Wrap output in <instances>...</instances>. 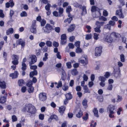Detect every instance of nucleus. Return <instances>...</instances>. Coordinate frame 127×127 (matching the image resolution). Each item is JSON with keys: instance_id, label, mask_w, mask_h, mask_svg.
<instances>
[{"instance_id": "19", "label": "nucleus", "mask_w": 127, "mask_h": 127, "mask_svg": "<svg viewBox=\"0 0 127 127\" xmlns=\"http://www.w3.org/2000/svg\"><path fill=\"white\" fill-rule=\"evenodd\" d=\"M114 76L116 77L121 76V74L120 73V70L119 68L117 71H116L114 74Z\"/></svg>"}, {"instance_id": "35", "label": "nucleus", "mask_w": 127, "mask_h": 127, "mask_svg": "<svg viewBox=\"0 0 127 127\" xmlns=\"http://www.w3.org/2000/svg\"><path fill=\"white\" fill-rule=\"evenodd\" d=\"M20 15L21 17H26L27 16V14L25 11H23L21 13Z\"/></svg>"}, {"instance_id": "43", "label": "nucleus", "mask_w": 127, "mask_h": 127, "mask_svg": "<svg viewBox=\"0 0 127 127\" xmlns=\"http://www.w3.org/2000/svg\"><path fill=\"white\" fill-rule=\"evenodd\" d=\"M92 37V35L91 34H87L86 35L85 39L87 40L91 39Z\"/></svg>"}, {"instance_id": "11", "label": "nucleus", "mask_w": 127, "mask_h": 127, "mask_svg": "<svg viewBox=\"0 0 127 127\" xmlns=\"http://www.w3.org/2000/svg\"><path fill=\"white\" fill-rule=\"evenodd\" d=\"M7 95V93H6L4 96H1L0 98V103H3L5 102L6 101V97Z\"/></svg>"}, {"instance_id": "9", "label": "nucleus", "mask_w": 127, "mask_h": 127, "mask_svg": "<svg viewBox=\"0 0 127 127\" xmlns=\"http://www.w3.org/2000/svg\"><path fill=\"white\" fill-rule=\"evenodd\" d=\"M30 32L34 34H36L37 32L36 26L34 24H32L30 29Z\"/></svg>"}, {"instance_id": "3", "label": "nucleus", "mask_w": 127, "mask_h": 127, "mask_svg": "<svg viewBox=\"0 0 127 127\" xmlns=\"http://www.w3.org/2000/svg\"><path fill=\"white\" fill-rule=\"evenodd\" d=\"M115 106L114 105H109L107 108V112L109 113V116L110 118H113L114 117V115H112L114 112L113 111L114 110Z\"/></svg>"}, {"instance_id": "62", "label": "nucleus", "mask_w": 127, "mask_h": 127, "mask_svg": "<svg viewBox=\"0 0 127 127\" xmlns=\"http://www.w3.org/2000/svg\"><path fill=\"white\" fill-rule=\"evenodd\" d=\"M46 23V21L44 20H43L41 22V25L42 26H43Z\"/></svg>"}, {"instance_id": "8", "label": "nucleus", "mask_w": 127, "mask_h": 127, "mask_svg": "<svg viewBox=\"0 0 127 127\" xmlns=\"http://www.w3.org/2000/svg\"><path fill=\"white\" fill-rule=\"evenodd\" d=\"M122 12V10L121 9L119 10H117L116 11V15H118L119 18H124V16Z\"/></svg>"}, {"instance_id": "53", "label": "nucleus", "mask_w": 127, "mask_h": 127, "mask_svg": "<svg viewBox=\"0 0 127 127\" xmlns=\"http://www.w3.org/2000/svg\"><path fill=\"white\" fill-rule=\"evenodd\" d=\"M109 24L111 26H113L115 25V22L114 21L111 20L109 21Z\"/></svg>"}, {"instance_id": "16", "label": "nucleus", "mask_w": 127, "mask_h": 127, "mask_svg": "<svg viewBox=\"0 0 127 127\" xmlns=\"http://www.w3.org/2000/svg\"><path fill=\"white\" fill-rule=\"evenodd\" d=\"M104 23V22H99L98 21H96L95 23V25L96 27L100 28L103 25Z\"/></svg>"}, {"instance_id": "47", "label": "nucleus", "mask_w": 127, "mask_h": 127, "mask_svg": "<svg viewBox=\"0 0 127 127\" xmlns=\"http://www.w3.org/2000/svg\"><path fill=\"white\" fill-rule=\"evenodd\" d=\"M122 96L119 95H118L116 102H119L122 101Z\"/></svg>"}, {"instance_id": "25", "label": "nucleus", "mask_w": 127, "mask_h": 127, "mask_svg": "<svg viewBox=\"0 0 127 127\" xmlns=\"http://www.w3.org/2000/svg\"><path fill=\"white\" fill-rule=\"evenodd\" d=\"M65 109V107L64 106H62L59 107V112L62 113H63Z\"/></svg>"}, {"instance_id": "45", "label": "nucleus", "mask_w": 127, "mask_h": 127, "mask_svg": "<svg viewBox=\"0 0 127 127\" xmlns=\"http://www.w3.org/2000/svg\"><path fill=\"white\" fill-rule=\"evenodd\" d=\"M97 7H96L95 6H93L91 8V11L92 12H94L96 11V10L97 9Z\"/></svg>"}, {"instance_id": "55", "label": "nucleus", "mask_w": 127, "mask_h": 127, "mask_svg": "<svg viewBox=\"0 0 127 127\" xmlns=\"http://www.w3.org/2000/svg\"><path fill=\"white\" fill-rule=\"evenodd\" d=\"M98 34H97L96 33H94V38L95 39L97 40L98 38Z\"/></svg>"}, {"instance_id": "13", "label": "nucleus", "mask_w": 127, "mask_h": 127, "mask_svg": "<svg viewBox=\"0 0 127 127\" xmlns=\"http://www.w3.org/2000/svg\"><path fill=\"white\" fill-rule=\"evenodd\" d=\"M51 6V5L49 3H48L45 7V9L47 11V15H49L51 14V11L50 10V8Z\"/></svg>"}, {"instance_id": "1", "label": "nucleus", "mask_w": 127, "mask_h": 127, "mask_svg": "<svg viewBox=\"0 0 127 127\" xmlns=\"http://www.w3.org/2000/svg\"><path fill=\"white\" fill-rule=\"evenodd\" d=\"M24 111H26L31 115H34L36 113V110L35 107L30 104H26L23 109Z\"/></svg>"}, {"instance_id": "38", "label": "nucleus", "mask_w": 127, "mask_h": 127, "mask_svg": "<svg viewBox=\"0 0 127 127\" xmlns=\"http://www.w3.org/2000/svg\"><path fill=\"white\" fill-rule=\"evenodd\" d=\"M95 15H93V16L94 17H98L100 16V13L99 11H96L95 12Z\"/></svg>"}, {"instance_id": "58", "label": "nucleus", "mask_w": 127, "mask_h": 127, "mask_svg": "<svg viewBox=\"0 0 127 127\" xmlns=\"http://www.w3.org/2000/svg\"><path fill=\"white\" fill-rule=\"evenodd\" d=\"M66 37L65 34H63L61 36V39H66Z\"/></svg>"}, {"instance_id": "41", "label": "nucleus", "mask_w": 127, "mask_h": 127, "mask_svg": "<svg viewBox=\"0 0 127 127\" xmlns=\"http://www.w3.org/2000/svg\"><path fill=\"white\" fill-rule=\"evenodd\" d=\"M100 28L99 27H96L94 29V31L95 32H98L100 33L101 32V31L100 29Z\"/></svg>"}, {"instance_id": "6", "label": "nucleus", "mask_w": 127, "mask_h": 127, "mask_svg": "<svg viewBox=\"0 0 127 127\" xmlns=\"http://www.w3.org/2000/svg\"><path fill=\"white\" fill-rule=\"evenodd\" d=\"M120 36V34L115 32H112L110 34V37H112L113 40H117Z\"/></svg>"}, {"instance_id": "28", "label": "nucleus", "mask_w": 127, "mask_h": 127, "mask_svg": "<svg viewBox=\"0 0 127 127\" xmlns=\"http://www.w3.org/2000/svg\"><path fill=\"white\" fill-rule=\"evenodd\" d=\"M78 73V72L77 71V69H73L71 71V73L72 75H77Z\"/></svg>"}, {"instance_id": "50", "label": "nucleus", "mask_w": 127, "mask_h": 127, "mask_svg": "<svg viewBox=\"0 0 127 127\" xmlns=\"http://www.w3.org/2000/svg\"><path fill=\"white\" fill-rule=\"evenodd\" d=\"M82 51V50L79 47L77 48L76 49V52L77 53H81Z\"/></svg>"}, {"instance_id": "23", "label": "nucleus", "mask_w": 127, "mask_h": 127, "mask_svg": "<svg viewBox=\"0 0 127 127\" xmlns=\"http://www.w3.org/2000/svg\"><path fill=\"white\" fill-rule=\"evenodd\" d=\"M83 89L84 90L85 93H89L90 92V90L88 89L86 85H85V86L83 87Z\"/></svg>"}, {"instance_id": "57", "label": "nucleus", "mask_w": 127, "mask_h": 127, "mask_svg": "<svg viewBox=\"0 0 127 127\" xmlns=\"http://www.w3.org/2000/svg\"><path fill=\"white\" fill-rule=\"evenodd\" d=\"M66 65L68 68H70L71 67V63L70 62H67L66 63Z\"/></svg>"}, {"instance_id": "63", "label": "nucleus", "mask_w": 127, "mask_h": 127, "mask_svg": "<svg viewBox=\"0 0 127 127\" xmlns=\"http://www.w3.org/2000/svg\"><path fill=\"white\" fill-rule=\"evenodd\" d=\"M12 63L14 65H17L18 64V61L17 60H13L12 62Z\"/></svg>"}, {"instance_id": "52", "label": "nucleus", "mask_w": 127, "mask_h": 127, "mask_svg": "<svg viewBox=\"0 0 127 127\" xmlns=\"http://www.w3.org/2000/svg\"><path fill=\"white\" fill-rule=\"evenodd\" d=\"M62 86V81H60L58 83V85L56 86L57 88H59L60 87H61Z\"/></svg>"}, {"instance_id": "44", "label": "nucleus", "mask_w": 127, "mask_h": 127, "mask_svg": "<svg viewBox=\"0 0 127 127\" xmlns=\"http://www.w3.org/2000/svg\"><path fill=\"white\" fill-rule=\"evenodd\" d=\"M32 64L30 65L29 64V65L30 66V68L34 70H35L37 68V66L36 65H32Z\"/></svg>"}, {"instance_id": "59", "label": "nucleus", "mask_w": 127, "mask_h": 127, "mask_svg": "<svg viewBox=\"0 0 127 127\" xmlns=\"http://www.w3.org/2000/svg\"><path fill=\"white\" fill-rule=\"evenodd\" d=\"M80 42L77 41L75 43V45L77 48H78L80 47Z\"/></svg>"}, {"instance_id": "30", "label": "nucleus", "mask_w": 127, "mask_h": 127, "mask_svg": "<svg viewBox=\"0 0 127 127\" xmlns=\"http://www.w3.org/2000/svg\"><path fill=\"white\" fill-rule=\"evenodd\" d=\"M74 6L76 7H78L80 8H81L82 6L81 5L79 4L77 2H75L73 4Z\"/></svg>"}, {"instance_id": "54", "label": "nucleus", "mask_w": 127, "mask_h": 127, "mask_svg": "<svg viewBox=\"0 0 127 127\" xmlns=\"http://www.w3.org/2000/svg\"><path fill=\"white\" fill-rule=\"evenodd\" d=\"M32 81H30L28 82L27 84L26 85L28 87H30L32 86Z\"/></svg>"}, {"instance_id": "36", "label": "nucleus", "mask_w": 127, "mask_h": 127, "mask_svg": "<svg viewBox=\"0 0 127 127\" xmlns=\"http://www.w3.org/2000/svg\"><path fill=\"white\" fill-rule=\"evenodd\" d=\"M12 119L13 122L16 121L17 120V118L16 116L15 115H13L12 116Z\"/></svg>"}, {"instance_id": "60", "label": "nucleus", "mask_w": 127, "mask_h": 127, "mask_svg": "<svg viewBox=\"0 0 127 127\" xmlns=\"http://www.w3.org/2000/svg\"><path fill=\"white\" fill-rule=\"evenodd\" d=\"M61 43L63 45H65L66 43V39H61Z\"/></svg>"}, {"instance_id": "4", "label": "nucleus", "mask_w": 127, "mask_h": 127, "mask_svg": "<svg viewBox=\"0 0 127 127\" xmlns=\"http://www.w3.org/2000/svg\"><path fill=\"white\" fill-rule=\"evenodd\" d=\"M102 47L100 46L95 48V55L96 56H100L102 52Z\"/></svg>"}, {"instance_id": "51", "label": "nucleus", "mask_w": 127, "mask_h": 127, "mask_svg": "<svg viewBox=\"0 0 127 127\" xmlns=\"http://www.w3.org/2000/svg\"><path fill=\"white\" fill-rule=\"evenodd\" d=\"M89 115L88 113H86L85 114V116H83V119L86 121L87 120L88 118Z\"/></svg>"}, {"instance_id": "37", "label": "nucleus", "mask_w": 127, "mask_h": 127, "mask_svg": "<svg viewBox=\"0 0 127 127\" xmlns=\"http://www.w3.org/2000/svg\"><path fill=\"white\" fill-rule=\"evenodd\" d=\"M18 84L20 86H22L24 83V80L22 79L19 80L18 81Z\"/></svg>"}, {"instance_id": "40", "label": "nucleus", "mask_w": 127, "mask_h": 127, "mask_svg": "<svg viewBox=\"0 0 127 127\" xmlns=\"http://www.w3.org/2000/svg\"><path fill=\"white\" fill-rule=\"evenodd\" d=\"M22 69L23 71L25 70L26 69L27 66L25 63H22Z\"/></svg>"}, {"instance_id": "33", "label": "nucleus", "mask_w": 127, "mask_h": 127, "mask_svg": "<svg viewBox=\"0 0 127 127\" xmlns=\"http://www.w3.org/2000/svg\"><path fill=\"white\" fill-rule=\"evenodd\" d=\"M121 61L122 62H124L125 61V56L123 54H121L120 55Z\"/></svg>"}, {"instance_id": "14", "label": "nucleus", "mask_w": 127, "mask_h": 127, "mask_svg": "<svg viewBox=\"0 0 127 127\" xmlns=\"http://www.w3.org/2000/svg\"><path fill=\"white\" fill-rule=\"evenodd\" d=\"M18 75V73L17 71H15L13 73L10 74V76L11 77L12 79H15L17 78Z\"/></svg>"}, {"instance_id": "32", "label": "nucleus", "mask_w": 127, "mask_h": 127, "mask_svg": "<svg viewBox=\"0 0 127 127\" xmlns=\"http://www.w3.org/2000/svg\"><path fill=\"white\" fill-rule=\"evenodd\" d=\"M19 56L15 55H13L12 56V59L13 60L18 61L19 59Z\"/></svg>"}, {"instance_id": "48", "label": "nucleus", "mask_w": 127, "mask_h": 127, "mask_svg": "<svg viewBox=\"0 0 127 127\" xmlns=\"http://www.w3.org/2000/svg\"><path fill=\"white\" fill-rule=\"evenodd\" d=\"M99 80L101 82H105L106 79L103 76H100L99 77Z\"/></svg>"}, {"instance_id": "39", "label": "nucleus", "mask_w": 127, "mask_h": 127, "mask_svg": "<svg viewBox=\"0 0 127 127\" xmlns=\"http://www.w3.org/2000/svg\"><path fill=\"white\" fill-rule=\"evenodd\" d=\"M46 43V45L48 47H51L52 46V42L50 41H47Z\"/></svg>"}, {"instance_id": "26", "label": "nucleus", "mask_w": 127, "mask_h": 127, "mask_svg": "<svg viewBox=\"0 0 127 127\" xmlns=\"http://www.w3.org/2000/svg\"><path fill=\"white\" fill-rule=\"evenodd\" d=\"M13 32V29L12 28H10L7 30L6 34L7 35H8L10 33H12Z\"/></svg>"}, {"instance_id": "21", "label": "nucleus", "mask_w": 127, "mask_h": 127, "mask_svg": "<svg viewBox=\"0 0 127 127\" xmlns=\"http://www.w3.org/2000/svg\"><path fill=\"white\" fill-rule=\"evenodd\" d=\"M82 10L81 14L82 15H84L87 13V10L86 7L85 6H83L82 7Z\"/></svg>"}, {"instance_id": "20", "label": "nucleus", "mask_w": 127, "mask_h": 127, "mask_svg": "<svg viewBox=\"0 0 127 127\" xmlns=\"http://www.w3.org/2000/svg\"><path fill=\"white\" fill-rule=\"evenodd\" d=\"M37 74V72L36 70H34L33 71H31L30 74V77H32L34 75H36Z\"/></svg>"}, {"instance_id": "24", "label": "nucleus", "mask_w": 127, "mask_h": 127, "mask_svg": "<svg viewBox=\"0 0 127 127\" xmlns=\"http://www.w3.org/2000/svg\"><path fill=\"white\" fill-rule=\"evenodd\" d=\"M94 113V116L96 117H98L99 115H98V111L97 110V108H95L93 110Z\"/></svg>"}, {"instance_id": "5", "label": "nucleus", "mask_w": 127, "mask_h": 127, "mask_svg": "<svg viewBox=\"0 0 127 127\" xmlns=\"http://www.w3.org/2000/svg\"><path fill=\"white\" fill-rule=\"evenodd\" d=\"M39 100L41 101H44L46 100L47 96L45 93H40L39 95Z\"/></svg>"}, {"instance_id": "15", "label": "nucleus", "mask_w": 127, "mask_h": 127, "mask_svg": "<svg viewBox=\"0 0 127 127\" xmlns=\"http://www.w3.org/2000/svg\"><path fill=\"white\" fill-rule=\"evenodd\" d=\"M87 57L85 56V57H83V58L84 59H82L80 60H79V63L83 64H87Z\"/></svg>"}, {"instance_id": "2", "label": "nucleus", "mask_w": 127, "mask_h": 127, "mask_svg": "<svg viewBox=\"0 0 127 127\" xmlns=\"http://www.w3.org/2000/svg\"><path fill=\"white\" fill-rule=\"evenodd\" d=\"M52 26L49 24H47L45 27L42 28V32L45 33H49L52 30Z\"/></svg>"}, {"instance_id": "42", "label": "nucleus", "mask_w": 127, "mask_h": 127, "mask_svg": "<svg viewBox=\"0 0 127 127\" xmlns=\"http://www.w3.org/2000/svg\"><path fill=\"white\" fill-rule=\"evenodd\" d=\"M87 100L86 99H84L83 101L82 104L83 106H86L87 105Z\"/></svg>"}, {"instance_id": "31", "label": "nucleus", "mask_w": 127, "mask_h": 127, "mask_svg": "<svg viewBox=\"0 0 127 127\" xmlns=\"http://www.w3.org/2000/svg\"><path fill=\"white\" fill-rule=\"evenodd\" d=\"M72 17H70L68 18H67V19L65 20L64 22L65 23L67 22L68 23H70L71 21L72 20Z\"/></svg>"}, {"instance_id": "12", "label": "nucleus", "mask_w": 127, "mask_h": 127, "mask_svg": "<svg viewBox=\"0 0 127 127\" xmlns=\"http://www.w3.org/2000/svg\"><path fill=\"white\" fill-rule=\"evenodd\" d=\"M104 39L105 41L109 43L112 42L113 40L112 37H110V35L109 36L108 35L106 36Z\"/></svg>"}, {"instance_id": "46", "label": "nucleus", "mask_w": 127, "mask_h": 127, "mask_svg": "<svg viewBox=\"0 0 127 127\" xmlns=\"http://www.w3.org/2000/svg\"><path fill=\"white\" fill-rule=\"evenodd\" d=\"M66 12L67 13H69L70 11H72V9L71 6H69L66 8Z\"/></svg>"}, {"instance_id": "7", "label": "nucleus", "mask_w": 127, "mask_h": 127, "mask_svg": "<svg viewBox=\"0 0 127 127\" xmlns=\"http://www.w3.org/2000/svg\"><path fill=\"white\" fill-rule=\"evenodd\" d=\"M29 60H31V61L29 62L30 65L32 64L35 63L37 60L36 57L35 55H32L29 58Z\"/></svg>"}, {"instance_id": "49", "label": "nucleus", "mask_w": 127, "mask_h": 127, "mask_svg": "<svg viewBox=\"0 0 127 127\" xmlns=\"http://www.w3.org/2000/svg\"><path fill=\"white\" fill-rule=\"evenodd\" d=\"M14 13V11L12 10H11L10 13V19H12V16Z\"/></svg>"}, {"instance_id": "27", "label": "nucleus", "mask_w": 127, "mask_h": 127, "mask_svg": "<svg viewBox=\"0 0 127 127\" xmlns=\"http://www.w3.org/2000/svg\"><path fill=\"white\" fill-rule=\"evenodd\" d=\"M65 96L66 98L68 100H70L71 99L72 97V95L70 93H68L66 94L65 95Z\"/></svg>"}, {"instance_id": "29", "label": "nucleus", "mask_w": 127, "mask_h": 127, "mask_svg": "<svg viewBox=\"0 0 127 127\" xmlns=\"http://www.w3.org/2000/svg\"><path fill=\"white\" fill-rule=\"evenodd\" d=\"M83 115V113L81 111H80L76 115V116L78 118H80Z\"/></svg>"}, {"instance_id": "61", "label": "nucleus", "mask_w": 127, "mask_h": 127, "mask_svg": "<svg viewBox=\"0 0 127 127\" xmlns=\"http://www.w3.org/2000/svg\"><path fill=\"white\" fill-rule=\"evenodd\" d=\"M111 26L109 24H108L105 26L104 28L106 29H108L110 30V29Z\"/></svg>"}, {"instance_id": "10", "label": "nucleus", "mask_w": 127, "mask_h": 127, "mask_svg": "<svg viewBox=\"0 0 127 127\" xmlns=\"http://www.w3.org/2000/svg\"><path fill=\"white\" fill-rule=\"evenodd\" d=\"M14 5V3L12 0H10L9 2H6L5 4L6 7L8 8L9 7H12Z\"/></svg>"}, {"instance_id": "22", "label": "nucleus", "mask_w": 127, "mask_h": 127, "mask_svg": "<svg viewBox=\"0 0 127 127\" xmlns=\"http://www.w3.org/2000/svg\"><path fill=\"white\" fill-rule=\"evenodd\" d=\"M5 83L4 81L0 82V87L3 89H5L6 88Z\"/></svg>"}, {"instance_id": "17", "label": "nucleus", "mask_w": 127, "mask_h": 127, "mask_svg": "<svg viewBox=\"0 0 127 127\" xmlns=\"http://www.w3.org/2000/svg\"><path fill=\"white\" fill-rule=\"evenodd\" d=\"M75 27L74 25H71L68 28L67 30L69 32H71L73 31L75 28Z\"/></svg>"}, {"instance_id": "56", "label": "nucleus", "mask_w": 127, "mask_h": 127, "mask_svg": "<svg viewBox=\"0 0 127 127\" xmlns=\"http://www.w3.org/2000/svg\"><path fill=\"white\" fill-rule=\"evenodd\" d=\"M34 88L32 86L29 87V89H28V91L29 93H32L33 91Z\"/></svg>"}, {"instance_id": "18", "label": "nucleus", "mask_w": 127, "mask_h": 127, "mask_svg": "<svg viewBox=\"0 0 127 127\" xmlns=\"http://www.w3.org/2000/svg\"><path fill=\"white\" fill-rule=\"evenodd\" d=\"M18 44L21 45L22 47H24L25 45V42H24L22 39H19L17 41Z\"/></svg>"}, {"instance_id": "64", "label": "nucleus", "mask_w": 127, "mask_h": 127, "mask_svg": "<svg viewBox=\"0 0 127 127\" xmlns=\"http://www.w3.org/2000/svg\"><path fill=\"white\" fill-rule=\"evenodd\" d=\"M55 31L57 33H59L60 32V29L59 27H56L55 28Z\"/></svg>"}, {"instance_id": "34", "label": "nucleus", "mask_w": 127, "mask_h": 127, "mask_svg": "<svg viewBox=\"0 0 127 127\" xmlns=\"http://www.w3.org/2000/svg\"><path fill=\"white\" fill-rule=\"evenodd\" d=\"M50 118L52 119H55L56 120H58V118L56 115H52L51 116Z\"/></svg>"}]
</instances>
